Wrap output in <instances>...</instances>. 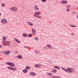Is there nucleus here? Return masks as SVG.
I'll return each mask as SVG.
<instances>
[{"label": "nucleus", "mask_w": 78, "mask_h": 78, "mask_svg": "<svg viewBox=\"0 0 78 78\" xmlns=\"http://www.w3.org/2000/svg\"><path fill=\"white\" fill-rule=\"evenodd\" d=\"M26 69L27 70H30V67L29 66H27L26 67Z\"/></svg>", "instance_id": "nucleus-19"}, {"label": "nucleus", "mask_w": 78, "mask_h": 78, "mask_svg": "<svg viewBox=\"0 0 78 78\" xmlns=\"http://www.w3.org/2000/svg\"><path fill=\"white\" fill-rule=\"evenodd\" d=\"M47 0H41L42 2H46V1Z\"/></svg>", "instance_id": "nucleus-34"}, {"label": "nucleus", "mask_w": 78, "mask_h": 78, "mask_svg": "<svg viewBox=\"0 0 78 78\" xmlns=\"http://www.w3.org/2000/svg\"><path fill=\"white\" fill-rule=\"evenodd\" d=\"M1 16V13H0V16Z\"/></svg>", "instance_id": "nucleus-41"}, {"label": "nucleus", "mask_w": 78, "mask_h": 78, "mask_svg": "<svg viewBox=\"0 0 78 78\" xmlns=\"http://www.w3.org/2000/svg\"><path fill=\"white\" fill-rule=\"evenodd\" d=\"M41 14V12H40V11H38L37 12H35L34 14V17H36L37 15H39V14Z\"/></svg>", "instance_id": "nucleus-5"}, {"label": "nucleus", "mask_w": 78, "mask_h": 78, "mask_svg": "<svg viewBox=\"0 0 78 78\" xmlns=\"http://www.w3.org/2000/svg\"><path fill=\"white\" fill-rule=\"evenodd\" d=\"M6 41V37L3 36L2 39V44L5 43Z\"/></svg>", "instance_id": "nucleus-7"}, {"label": "nucleus", "mask_w": 78, "mask_h": 78, "mask_svg": "<svg viewBox=\"0 0 78 78\" xmlns=\"http://www.w3.org/2000/svg\"><path fill=\"white\" fill-rule=\"evenodd\" d=\"M10 10L13 12H17V10H18V9L17 8L16 6H13L10 8Z\"/></svg>", "instance_id": "nucleus-2"}, {"label": "nucleus", "mask_w": 78, "mask_h": 78, "mask_svg": "<svg viewBox=\"0 0 78 78\" xmlns=\"http://www.w3.org/2000/svg\"><path fill=\"white\" fill-rule=\"evenodd\" d=\"M54 68H55V69H58V70L60 69V68H59V66H55Z\"/></svg>", "instance_id": "nucleus-21"}, {"label": "nucleus", "mask_w": 78, "mask_h": 78, "mask_svg": "<svg viewBox=\"0 0 78 78\" xmlns=\"http://www.w3.org/2000/svg\"><path fill=\"white\" fill-rule=\"evenodd\" d=\"M34 9L36 11H38L39 9V8H38V6L37 5H35L34 6Z\"/></svg>", "instance_id": "nucleus-9"}, {"label": "nucleus", "mask_w": 78, "mask_h": 78, "mask_svg": "<svg viewBox=\"0 0 78 78\" xmlns=\"http://www.w3.org/2000/svg\"><path fill=\"white\" fill-rule=\"evenodd\" d=\"M34 39L35 41H38L39 38H38V37H34Z\"/></svg>", "instance_id": "nucleus-26"}, {"label": "nucleus", "mask_w": 78, "mask_h": 78, "mask_svg": "<svg viewBox=\"0 0 78 78\" xmlns=\"http://www.w3.org/2000/svg\"><path fill=\"white\" fill-rule=\"evenodd\" d=\"M27 23L30 26H31V27L33 26V23L30 22H27Z\"/></svg>", "instance_id": "nucleus-12"}, {"label": "nucleus", "mask_w": 78, "mask_h": 78, "mask_svg": "<svg viewBox=\"0 0 78 78\" xmlns=\"http://www.w3.org/2000/svg\"><path fill=\"white\" fill-rule=\"evenodd\" d=\"M7 64H8V65H9V66H11V67H14L15 66V65H14V64L11 63V62H8L6 63Z\"/></svg>", "instance_id": "nucleus-3"}, {"label": "nucleus", "mask_w": 78, "mask_h": 78, "mask_svg": "<svg viewBox=\"0 0 78 78\" xmlns=\"http://www.w3.org/2000/svg\"><path fill=\"white\" fill-rule=\"evenodd\" d=\"M35 17H36L37 18H39V19H41V18H42V17L41 16H37Z\"/></svg>", "instance_id": "nucleus-27"}, {"label": "nucleus", "mask_w": 78, "mask_h": 78, "mask_svg": "<svg viewBox=\"0 0 78 78\" xmlns=\"http://www.w3.org/2000/svg\"><path fill=\"white\" fill-rule=\"evenodd\" d=\"M51 78H61V77H59L58 76H51Z\"/></svg>", "instance_id": "nucleus-17"}, {"label": "nucleus", "mask_w": 78, "mask_h": 78, "mask_svg": "<svg viewBox=\"0 0 78 78\" xmlns=\"http://www.w3.org/2000/svg\"><path fill=\"white\" fill-rule=\"evenodd\" d=\"M71 27H76V26L75 25H74V26L71 25Z\"/></svg>", "instance_id": "nucleus-35"}, {"label": "nucleus", "mask_w": 78, "mask_h": 78, "mask_svg": "<svg viewBox=\"0 0 78 78\" xmlns=\"http://www.w3.org/2000/svg\"><path fill=\"white\" fill-rule=\"evenodd\" d=\"M47 75H49V76H50V75H52V73H47Z\"/></svg>", "instance_id": "nucleus-30"}, {"label": "nucleus", "mask_w": 78, "mask_h": 78, "mask_svg": "<svg viewBox=\"0 0 78 78\" xmlns=\"http://www.w3.org/2000/svg\"><path fill=\"white\" fill-rule=\"evenodd\" d=\"M62 4H67V1H63L61 2Z\"/></svg>", "instance_id": "nucleus-11"}, {"label": "nucleus", "mask_w": 78, "mask_h": 78, "mask_svg": "<svg viewBox=\"0 0 78 78\" xmlns=\"http://www.w3.org/2000/svg\"><path fill=\"white\" fill-rule=\"evenodd\" d=\"M18 58L19 59H22V55H18Z\"/></svg>", "instance_id": "nucleus-24"}, {"label": "nucleus", "mask_w": 78, "mask_h": 78, "mask_svg": "<svg viewBox=\"0 0 78 78\" xmlns=\"http://www.w3.org/2000/svg\"><path fill=\"white\" fill-rule=\"evenodd\" d=\"M32 33H33L34 32H36V30L35 29H34V28H32Z\"/></svg>", "instance_id": "nucleus-23"}, {"label": "nucleus", "mask_w": 78, "mask_h": 78, "mask_svg": "<svg viewBox=\"0 0 78 78\" xmlns=\"http://www.w3.org/2000/svg\"><path fill=\"white\" fill-rule=\"evenodd\" d=\"M7 68L9 70H16L17 69L16 68H12L8 66Z\"/></svg>", "instance_id": "nucleus-6"}, {"label": "nucleus", "mask_w": 78, "mask_h": 78, "mask_svg": "<svg viewBox=\"0 0 78 78\" xmlns=\"http://www.w3.org/2000/svg\"><path fill=\"white\" fill-rule=\"evenodd\" d=\"M0 56H1V54H0Z\"/></svg>", "instance_id": "nucleus-42"}, {"label": "nucleus", "mask_w": 78, "mask_h": 78, "mask_svg": "<svg viewBox=\"0 0 78 78\" xmlns=\"http://www.w3.org/2000/svg\"><path fill=\"white\" fill-rule=\"evenodd\" d=\"M52 72L54 73H56L57 72V71L56 70L54 69L52 70Z\"/></svg>", "instance_id": "nucleus-20"}, {"label": "nucleus", "mask_w": 78, "mask_h": 78, "mask_svg": "<svg viewBox=\"0 0 78 78\" xmlns=\"http://www.w3.org/2000/svg\"><path fill=\"white\" fill-rule=\"evenodd\" d=\"M32 36H33V35H32V34H30L28 35V36L29 37H32Z\"/></svg>", "instance_id": "nucleus-28"}, {"label": "nucleus", "mask_w": 78, "mask_h": 78, "mask_svg": "<svg viewBox=\"0 0 78 78\" xmlns=\"http://www.w3.org/2000/svg\"><path fill=\"white\" fill-rule=\"evenodd\" d=\"M23 37H27V34H26L24 33L23 34Z\"/></svg>", "instance_id": "nucleus-18"}, {"label": "nucleus", "mask_w": 78, "mask_h": 78, "mask_svg": "<svg viewBox=\"0 0 78 78\" xmlns=\"http://www.w3.org/2000/svg\"><path fill=\"white\" fill-rule=\"evenodd\" d=\"M34 66L37 68H39V67H42V65L41 64H36L34 65Z\"/></svg>", "instance_id": "nucleus-8"}, {"label": "nucleus", "mask_w": 78, "mask_h": 78, "mask_svg": "<svg viewBox=\"0 0 78 78\" xmlns=\"http://www.w3.org/2000/svg\"><path fill=\"white\" fill-rule=\"evenodd\" d=\"M2 45L4 46H6V45H10V42L9 41H6L5 43H2Z\"/></svg>", "instance_id": "nucleus-4"}, {"label": "nucleus", "mask_w": 78, "mask_h": 78, "mask_svg": "<svg viewBox=\"0 0 78 78\" xmlns=\"http://www.w3.org/2000/svg\"><path fill=\"white\" fill-rule=\"evenodd\" d=\"M62 69L63 70L66 71L67 73H69L70 72H73L75 71V70L73 68H68L67 69L63 68H62Z\"/></svg>", "instance_id": "nucleus-1"}, {"label": "nucleus", "mask_w": 78, "mask_h": 78, "mask_svg": "<svg viewBox=\"0 0 78 78\" xmlns=\"http://www.w3.org/2000/svg\"><path fill=\"white\" fill-rule=\"evenodd\" d=\"M35 53H40V52L39 51L36 50L35 51Z\"/></svg>", "instance_id": "nucleus-29"}, {"label": "nucleus", "mask_w": 78, "mask_h": 78, "mask_svg": "<svg viewBox=\"0 0 78 78\" xmlns=\"http://www.w3.org/2000/svg\"><path fill=\"white\" fill-rule=\"evenodd\" d=\"M32 33L34 35H36L37 34L36 33V32H32Z\"/></svg>", "instance_id": "nucleus-32"}, {"label": "nucleus", "mask_w": 78, "mask_h": 78, "mask_svg": "<svg viewBox=\"0 0 78 78\" xmlns=\"http://www.w3.org/2000/svg\"><path fill=\"white\" fill-rule=\"evenodd\" d=\"M15 53H17V51H15Z\"/></svg>", "instance_id": "nucleus-37"}, {"label": "nucleus", "mask_w": 78, "mask_h": 78, "mask_svg": "<svg viewBox=\"0 0 78 78\" xmlns=\"http://www.w3.org/2000/svg\"><path fill=\"white\" fill-rule=\"evenodd\" d=\"M30 75H32V76H35L36 75V74L34 73L31 72L30 73Z\"/></svg>", "instance_id": "nucleus-16"}, {"label": "nucleus", "mask_w": 78, "mask_h": 78, "mask_svg": "<svg viewBox=\"0 0 78 78\" xmlns=\"http://www.w3.org/2000/svg\"><path fill=\"white\" fill-rule=\"evenodd\" d=\"M24 48H28V47L27 46H24Z\"/></svg>", "instance_id": "nucleus-36"}, {"label": "nucleus", "mask_w": 78, "mask_h": 78, "mask_svg": "<svg viewBox=\"0 0 78 78\" xmlns=\"http://www.w3.org/2000/svg\"><path fill=\"white\" fill-rule=\"evenodd\" d=\"M1 6L2 7H5V4L4 3H2L1 4Z\"/></svg>", "instance_id": "nucleus-22"}, {"label": "nucleus", "mask_w": 78, "mask_h": 78, "mask_svg": "<svg viewBox=\"0 0 78 78\" xmlns=\"http://www.w3.org/2000/svg\"><path fill=\"white\" fill-rule=\"evenodd\" d=\"M66 11H67V12H69V11H70V9H66Z\"/></svg>", "instance_id": "nucleus-33"}, {"label": "nucleus", "mask_w": 78, "mask_h": 78, "mask_svg": "<svg viewBox=\"0 0 78 78\" xmlns=\"http://www.w3.org/2000/svg\"><path fill=\"white\" fill-rule=\"evenodd\" d=\"M23 72L24 73H27V72H28V71L27 70V69H24L23 70Z\"/></svg>", "instance_id": "nucleus-25"}, {"label": "nucleus", "mask_w": 78, "mask_h": 78, "mask_svg": "<svg viewBox=\"0 0 78 78\" xmlns=\"http://www.w3.org/2000/svg\"><path fill=\"white\" fill-rule=\"evenodd\" d=\"M71 7V6L70 5H67L66 6V8H70Z\"/></svg>", "instance_id": "nucleus-31"}, {"label": "nucleus", "mask_w": 78, "mask_h": 78, "mask_svg": "<svg viewBox=\"0 0 78 78\" xmlns=\"http://www.w3.org/2000/svg\"><path fill=\"white\" fill-rule=\"evenodd\" d=\"M2 45H0V48H2Z\"/></svg>", "instance_id": "nucleus-38"}, {"label": "nucleus", "mask_w": 78, "mask_h": 78, "mask_svg": "<svg viewBox=\"0 0 78 78\" xmlns=\"http://www.w3.org/2000/svg\"><path fill=\"white\" fill-rule=\"evenodd\" d=\"M47 46L48 47V48H49V49H53V48L52 47V46H51V45L50 44H48L47 45Z\"/></svg>", "instance_id": "nucleus-14"}, {"label": "nucleus", "mask_w": 78, "mask_h": 78, "mask_svg": "<svg viewBox=\"0 0 78 78\" xmlns=\"http://www.w3.org/2000/svg\"><path fill=\"white\" fill-rule=\"evenodd\" d=\"M74 34H73V33H72V35H73Z\"/></svg>", "instance_id": "nucleus-39"}, {"label": "nucleus", "mask_w": 78, "mask_h": 78, "mask_svg": "<svg viewBox=\"0 0 78 78\" xmlns=\"http://www.w3.org/2000/svg\"><path fill=\"white\" fill-rule=\"evenodd\" d=\"M1 21L2 23H7V20L5 19H2Z\"/></svg>", "instance_id": "nucleus-10"}, {"label": "nucleus", "mask_w": 78, "mask_h": 78, "mask_svg": "<svg viewBox=\"0 0 78 78\" xmlns=\"http://www.w3.org/2000/svg\"><path fill=\"white\" fill-rule=\"evenodd\" d=\"M14 40L16 42H17V43H20V41L18 40V39L17 38H14Z\"/></svg>", "instance_id": "nucleus-13"}, {"label": "nucleus", "mask_w": 78, "mask_h": 78, "mask_svg": "<svg viewBox=\"0 0 78 78\" xmlns=\"http://www.w3.org/2000/svg\"><path fill=\"white\" fill-rule=\"evenodd\" d=\"M10 53V51H7L5 52V55H8Z\"/></svg>", "instance_id": "nucleus-15"}, {"label": "nucleus", "mask_w": 78, "mask_h": 78, "mask_svg": "<svg viewBox=\"0 0 78 78\" xmlns=\"http://www.w3.org/2000/svg\"><path fill=\"white\" fill-rule=\"evenodd\" d=\"M77 18L78 19V15L77 16Z\"/></svg>", "instance_id": "nucleus-40"}]
</instances>
